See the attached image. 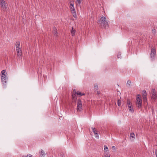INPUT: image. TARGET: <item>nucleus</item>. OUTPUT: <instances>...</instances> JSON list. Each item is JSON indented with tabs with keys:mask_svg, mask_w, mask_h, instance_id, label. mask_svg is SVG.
Returning <instances> with one entry per match:
<instances>
[{
	"mask_svg": "<svg viewBox=\"0 0 157 157\" xmlns=\"http://www.w3.org/2000/svg\"><path fill=\"white\" fill-rule=\"evenodd\" d=\"M100 21L101 23L100 25H103V26L105 29L108 27V22L106 20V19L105 17H104L103 15L101 16L100 17Z\"/></svg>",
	"mask_w": 157,
	"mask_h": 157,
	"instance_id": "1",
	"label": "nucleus"
},
{
	"mask_svg": "<svg viewBox=\"0 0 157 157\" xmlns=\"http://www.w3.org/2000/svg\"><path fill=\"white\" fill-rule=\"evenodd\" d=\"M136 97V105L139 108H140L142 106V100L141 96L139 94H138Z\"/></svg>",
	"mask_w": 157,
	"mask_h": 157,
	"instance_id": "2",
	"label": "nucleus"
},
{
	"mask_svg": "<svg viewBox=\"0 0 157 157\" xmlns=\"http://www.w3.org/2000/svg\"><path fill=\"white\" fill-rule=\"evenodd\" d=\"M82 110V101L80 99H78L77 110L78 111L80 112Z\"/></svg>",
	"mask_w": 157,
	"mask_h": 157,
	"instance_id": "3",
	"label": "nucleus"
},
{
	"mask_svg": "<svg viewBox=\"0 0 157 157\" xmlns=\"http://www.w3.org/2000/svg\"><path fill=\"white\" fill-rule=\"evenodd\" d=\"M156 55V52L155 49L154 48H152L151 53V58H154L155 56Z\"/></svg>",
	"mask_w": 157,
	"mask_h": 157,
	"instance_id": "4",
	"label": "nucleus"
},
{
	"mask_svg": "<svg viewBox=\"0 0 157 157\" xmlns=\"http://www.w3.org/2000/svg\"><path fill=\"white\" fill-rule=\"evenodd\" d=\"M0 5L1 7L6 8V4L4 0H0Z\"/></svg>",
	"mask_w": 157,
	"mask_h": 157,
	"instance_id": "5",
	"label": "nucleus"
},
{
	"mask_svg": "<svg viewBox=\"0 0 157 157\" xmlns=\"http://www.w3.org/2000/svg\"><path fill=\"white\" fill-rule=\"evenodd\" d=\"M16 50H19L21 49L20 42L19 41H17L16 43L15 44Z\"/></svg>",
	"mask_w": 157,
	"mask_h": 157,
	"instance_id": "6",
	"label": "nucleus"
},
{
	"mask_svg": "<svg viewBox=\"0 0 157 157\" xmlns=\"http://www.w3.org/2000/svg\"><path fill=\"white\" fill-rule=\"evenodd\" d=\"M2 82L3 83H6V82L7 76L1 75Z\"/></svg>",
	"mask_w": 157,
	"mask_h": 157,
	"instance_id": "7",
	"label": "nucleus"
},
{
	"mask_svg": "<svg viewBox=\"0 0 157 157\" xmlns=\"http://www.w3.org/2000/svg\"><path fill=\"white\" fill-rule=\"evenodd\" d=\"M57 29L55 27H53V33L54 35L56 36H58V33L57 32Z\"/></svg>",
	"mask_w": 157,
	"mask_h": 157,
	"instance_id": "8",
	"label": "nucleus"
},
{
	"mask_svg": "<svg viewBox=\"0 0 157 157\" xmlns=\"http://www.w3.org/2000/svg\"><path fill=\"white\" fill-rule=\"evenodd\" d=\"M72 102H76V101L77 99V97L76 96V94H72Z\"/></svg>",
	"mask_w": 157,
	"mask_h": 157,
	"instance_id": "9",
	"label": "nucleus"
},
{
	"mask_svg": "<svg viewBox=\"0 0 157 157\" xmlns=\"http://www.w3.org/2000/svg\"><path fill=\"white\" fill-rule=\"evenodd\" d=\"M17 51V55L18 56H21L22 55L21 51V49L17 50H16Z\"/></svg>",
	"mask_w": 157,
	"mask_h": 157,
	"instance_id": "10",
	"label": "nucleus"
},
{
	"mask_svg": "<svg viewBox=\"0 0 157 157\" xmlns=\"http://www.w3.org/2000/svg\"><path fill=\"white\" fill-rule=\"evenodd\" d=\"M71 12L72 13V14L73 15V17L75 18H76V17H77V15H76V12H75V10H71Z\"/></svg>",
	"mask_w": 157,
	"mask_h": 157,
	"instance_id": "11",
	"label": "nucleus"
},
{
	"mask_svg": "<svg viewBox=\"0 0 157 157\" xmlns=\"http://www.w3.org/2000/svg\"><path fill=\"white\" fill-rule=\"evenodd\" d=\"M76 32V30L75 29H74V28L73 27H72V30H71V33L73 36L75 35V33Z\"/></svg>",
	"mask_w": 157,
	"mask_h": 157,
	"instance_id": "12",
	"label": "nucleus"
},
{
	"mask_svg": "<svg viewBox=\"0 0 157 157\" xmlns=\"http://www.w3.org/2000/svg\"><path fill=\"white\" fill-rule=\"evenodd\" d=\"M128 109L130 111L132 112H133L134 110L133 109V108L132 107V106H129H129H128Z\"/></svg>",
	"mask_w": 157,
	"mask_h": 157,
	"instance_id": "13",
	"label": "nucleus"
},
{
	"mask_svg": "<svg viewBox=\"0 0 157 157\" xmlns=\"http://www.w3.org/2000/svg\"><path fill=\"white\" fill-rule=\"evenodd\" d=\"M127 104L128 106H132V103L131 102L130 100L129 99H128L127 100Z\"/></svg>",
	"mask_w": 157,
	"mask_h": 157,
	"instance_id": "14",
	"label": "nucleus"
},
{
	"mask_svg": "<svg viewBox=\"0 0 157 157\" xmlns=\"http://www.w3.org/2000/svg\"><path fill=\"white\" fill-rule=\"evenodd\" d=\"M40 155L42 156H44L45 155V154L44 151L43 150H42L40 152Z\"/></svg>",
	"mask_w": 157,
	"mask_h": 157,
	"instance_id": "15",
	"label": "nucleus"
},
{
	"mask_svg": "<svg viewBox=\"0 0 157 157\" xmlns=\"http://www.w3.org/2000/svg\"><path fill=\"white\" fill-rule=\"evenodd\" d=\"M151 93L152 95H156V92L155 91V89H152L151 91Z\"/></svg>",
	"mask_w": 157,
	"mask_h": 157,
	"instance_id": "16",
	"label": "nucleus"
},
{
	"mask_svg": "<svg viewBox=\"0 0 157 157\" xmlns=\"http://www.w3.org/2000/svg\"><path fill=\"white\" fill-rule=\"evenodd\" d=\"M156 95L153 94L151 95V99L155 100L156 98Z\"/></svg>",
	"mask_w": 157,
	"mask_h": 157,
	"instance_id": "17",
	"label": "nucleus"
},
{
	"mask_svg": "<svg viewBox=\"0 0 157 157\" xmlns=\"http://www.w3.org/2000/svg\"><path fill=\"white\" fill-rule=\"evenodd\" d=\"M6 71L5 70H2L1 72V75H4V76H6Z\"/></svg>",
	"mask_w": 157,
	"mask_h": 157,
	"instance_id": "18",
	"label": "nucleus"
},
{
	"mask_svg": "<svg viewBox=\"0 0 157 157\" xmlns=\"http://www.w3.org/2000/svg\"><path fill=\"white\" fill-rule=\"evenodd\" d=\"M76 94L77 95H79L80 96H82V95H85V94L84 93H81V92L79 91H77L76 93Z\"/></svg>",
	"mask_w": 157,
	"mask_h": 157,
	"instance_id": "19",
	"label": "nucleus"
},
{
	"mask_svg": "<svg viewBox=\"0 0 157 157\" xmlns=\"http://www.w3.org/2000/svg\"><path fill=\"white\" fill-rule=\"evenodd\" d=\"M147 96V93L146 91L143 90V97Z\"/></svg>",
	"mask_w": 157,
	"mask_h": 157,
	"instance_id": "20",
	"label": "nucleus"
},
{
	"mask_svg": "<svg viewBox=\"0 0 157 157\" xmlns=\"http://www.w3.org/2000/svg\"><path fill=\"white\" fill-rule=\"evenodd\" d=\"M92 129L93 130V131L94 132V133H95L98 132V131L96 130V129L95 128H93V127H92Z\"/></svg>",
	"mask_w": 157,
	"mask_h": 157,
	"instance_id": "21",
	"label": "nucleus"
},
{
	"mask_svg": "<svg viewBox=\"0 0 157 157\" xmlns=\"http://www.w3.org/2000/svg\"><path fill=\"white\" fill-rule=\"evenodd\" d=\"M130 137H132V138H135V134L133 133H131L130 134Z\"/></svg>",
	"mask_w": 157,
	"mask_h": 157,
	"instance_id": "22",
	"label": "nucleus"
},
{
	"mask_svg": "<svg viewBox=\"0 0 157 157\" xmlns=\"http://www.w3.org/2000/svg\"><path fill=\"white\" fill-rule=\"evenodd\" d=\"M121 104V101L119 99L117 100V105L118 106H120Z\"/></svg>",
	"mask_w": 157,
	"mask_h": 157,
	"instance_id": "23",
	"label": "nucleus"
},
{
	"mask_svg": "<svg viewBox=\"0 0 157 157\" xmlns=\"http://www.w3.org/2000/svg\"><path fill=\"white\" fill-rule=\"evenodd\" d=\"M98 84H96V85H95V84L94 85V90H97L98 89Z\"/></svg>",
	"mask_w": 157,
	"mask_h": 157,
	"instance_id": "24",
	"label": "nucleus"
},
{
	"mask_svg": "<svg viewBox=\"0 0 157 157\" xmlns=\"http://www.w3.org/2000/svg\"><path fill=\"white\" fill-rule=\"evenodd\" d=\"M104 149L106 151H108V148L107 146L106 145H105L104 146Z\"/></svg>",
	"mask_w": 157,
	"mask_h": 157,
	"instance_id": "25",
	"label": "nucleus"
},
{
	"mask_svg": "<svg viewBox=\"0 0 157 157\" xmlns=\"http://www.w3.org/2000/svg\"><path fill=\"white\" fill-rule=\"evenodd\" d=\"M143 99L144 101L145 102L147 101V96L143 97Z\"/></svg>",
	"mask_w": 157,
	"mask_h": 157,
	"instance_id": "26",
	"label": "nucleus"
},
{
	"mask_svg": "<svg viewBox=\"0 0 157 157\" xmlns=\"http://www.w3.org/2000/svg\"><path fill=\"white\" fill-rule=\"evenodd\" d=\"M131 83V82L130 80H128L127 82V84L129 86L130 85V84Z\"/></svg>",
	"mask_w": 157,
	"mask_h": 157,
	"instance_id": "27",
	"label": "nucleus"
},
{
	"mask_svg": "<svg viewBox=\"0 0 157 157\" xmlns=\"http://www.w3.org/2000/svg\"><path fill=\"white\" fill-rule=\"evenodd\" d=\"M71 11L75 10L73 5L72 6H70Z\"/></svg>",
	"mask_w": 157,
	"mask_h": 157,
	"instance_id": "28",
	"label": "nucleus"
},
{
	"mask_svg": "<svg viewBox=\"0 0 157 157\" xmlns=\"http://www.w3.org/2000/svg\"><path fill=\"white\" fill-rule=\"evenodd\" d=\"M152 33H153L154 34H155L156 33V30L155 29H153L152 30Z\"/></svg>",
	"mask_w": 157,
	"mask_h": 157,
	"instance_id": "29",
	"label": "nucleus"
},
{
	"mask_svg": "<svg viewBox=\"0 0 157 157\" xmlns=\"http://www.w3.org/2000/svg\"><path fill=\"white\" fill-rule=\"evenodd\" d=\"M94 134H95V136L96 137L98 138L99 136H98V133L97 132L95 133H94Z\"/></svg>",
	"mask_w": 157,
	"mask_h": 157,
	"instance_id": "30",
	"label": "nucleus"
},
{
	"mask_svg": "<svg viewBox=\"0 0 157 157\" xmlns=\"http://www.w3.org/2000/svg\"><path fill=\"white\" fill-rule=\"evenodd\" d=\"M77 92L76 91V90L75 89H74L73 91V94H76Z\"/></svg>",
	"mask_w": 157,
	"mask_h": 157,
	"instance_id": "31",
	"label": "nucleus"
},
{
	"mask_svg": "<svg viewBox=\"0 0 157 157\" xmlns=\"http://www.w3.org/2000/svg\"><path fill=\"white\" fill-rule=\"evenodd\" d=\"M32 155H30V154H28L26 156H23L22 157H32Z\"/></svg>",
	"mask_w": 157,
	"mask_h": 157,
	"instance_id": "32",
	"label": "nucleus"
},
{
	"mask_svg": "<svg viewBox=\"0 0 157 157\" xmlns=\"http://www.w3.org/2000/svg\"><path fill=\"white\" fill-rule=\"evenodd\" d=\"M104 157H110V155L108 154H106L104 155Z\"/></svg>",
	"mask_w": 157,
	"mask_h": 157,
	"instance_id": "33",
	"label": "nucleus"
},
{
	"mask_svg": "<svg viewBox=\"0 0 157 157\" xmlns=\"http://www.w3.org/2000/svg\"><path fill=\"white\" fill-rule=\"evenodd\" d=\"M78 2V4H80L81 3L82 0H76Z\"/></svg>",
	"mask_w": 157,
	"mask_h": 157,
	"instance_id": "34",
	"label": "nucleus"
},
{
	"mask_svg": "<svg viewBox=\"0 0 157 157\" xmlns=\"http://www.w3.org/2000/svg\"><path fill=\"white\" fill-rule=\"evenodd\" d=\"M121 54L120 53H118L117 55V58H120Z\"/></svg>",
	"mask_w": 157,
	"mask_h": 157,
	"instance_id": "35",
	"label": "nucleus"
},
{
	"mask_svg": "<svg viewBox=\"0 0 157 157\" xmlns=\"http://www.w3.org/2000/svg\"><path fill=\"white\" fill-rule=\"evenodd\" d=\"M155 152L156 157H157V150L155 149Z\"/></svg>",
	"mask_w": 157,
	"mask_h": 157,
	"instance_id": "36",
	"label": "nucleus"
},
{
	"mask_svg": "<svg viewBox=\"0 0 157 157\" xmlns=\"http://www.w3.org/2000/svg\"><path fill=\"white\" fill-rule=\"evenodd\" d=\"M100 91H97V94H100Z\"/></svg>",
	"mask_w": 157,
	"mask_h": 157,
	"instance_id": "37",
	"label": "nucleus"
},
{
	"mask_svg": "<svg viewBox=\"0 0 157 157\" xmlns=\"http://www.w3.org/2000/svg\"><path fill=\"white\" fill-rule=\"evenodd\" d=\"M70 6H72V5L74 6L73 4L71 2L70 3Z\"/></svg>",
	"mask_w": 157,
	"mask_h": 157,
	"instance_id": "38",
	"label": "nucleus"
},
{
	"mask_svg": "<svg viewBox=\"0 0 157 157\" xmlns=\"http://www.w3.org/2000/svg\"><path fill=\"white\" fill-rule=\"evenodd\" d=\"M115 147L114 146H112V148L113 149H114L115 150Z\"/></svg>",
	"mask_w": 157,
	"mask_h": 157,
	"instance_id": "39",
	"label": "nucleus"
}]
</instances>
